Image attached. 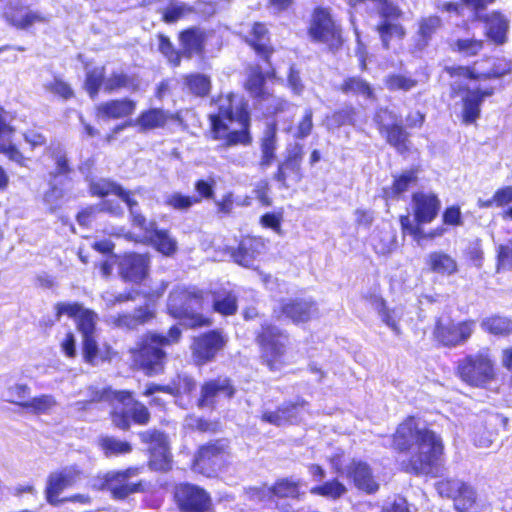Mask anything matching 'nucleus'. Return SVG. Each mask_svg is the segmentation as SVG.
Listing matches in <instances>:
<instances>
[{"label":"nucleus","mask_w":512,"mask_h":512,"mask_svg":"<svg viewBox=\"0 0 512 512\" xmlns=\"http://www.w3.org/2000/svg\"><path fill=\"white\" fill-rule=\"evenodd\" d=\"M180 335L181 331L177 326L170 328L168 337L154 333L148 334L137 348L131 350L133 360L148 374L158 373L162 370L166 357L162 347L177 342Z\"/></svg>","instance_id":"obj_5"},{"label":"nucleus","mask_w":512,"mask_h":512,"mask_svg":"<svg viewBox=\"0 0 512 512\" xmlns=\"http://www.w3.org/2000/svg\"><path fill=\"white\" fill-rule=\"evenodd\" d=\"M268 42V31L265 25L262 23H255L252 29V37L250 39V43L256 52L260 55H263L265 58H267L268 54L270 53Z\"/></svg>","instance_id":"obj_47"},{"label":"nucleus","mask_w":512,"mask_h":512,"mask_svg":"<svg viewBox=\"0 0 512 512\" xmlns=\"http://www.w3.org/2000/svg\"><path fill=\"white\" fill-rule=\"evenodd\" d=\"M203 305V295L195 287L177 286L172 290L168 299L169 313L175 318L188 320V324L192 327L207 324V321L199 314Z\"/></svg>","instance_id":"obj_6"},{"label":"nucleus","mask_w":512,"mask_h":512,"mask_svg":"<svg viewBox=\"0 0 512 512\" xmlns=\"http://www.w3.org/2000/svg\"><path fill=\"white\" fill-rule=\"evenodd\" d=\"M331 463L337 472H341L351 479L359 490L368 494L378 491L379 483L376 481L372 470L367 463L353 460L346 467L345 471H341V461L339 456L332 458Z\"/></svg>","instance_id":"obj_12"},{"label":"nucleus","mask_w":512,"mask_h":512,"mask_svg":"<svg viewBox=\"0 0 512 512\" xmlns=\"http://www.w3.org/2000/svg\"><path fill=\"white\" fill-rule=\"evenodd\" d=\"M346 487L338 480L325 482L323 485L313 487L310 492L314 495L323 496L329 499H338L346 493Z\"/></svg>","instance_id":"obj_51"},{"label":"nucleus","mask_w":512,"mask_h":512,"mask_svg":"<svg viewBox=\"0 0 512 512\" xmlns=\"http://www.w3.org/2000/svg\"><path fill=\"white\" fill-rule=\"evenodd\" d=\"M481 328L493 335L506 336L512 333V321L502 316H492L482 320Z\"/></svg>","instance_id":"obj_45"},{"label":"nucleus","mask_w":512,"mask_h":512,"mask_svg":"<svg viewBox=\"0 0 512 512\" xmlns=\"http://www.w3.org/2000/svg\"><path fill=\"white\" fill-rule=\"evenodd\" d=\"M225 340L221 333L212 331L197 338L194 342V354L202 361L212 359L222 349Z\"/></svg>","instance_id":"obj_26"},{"label":"nucleus","mask_w":512,"mask_h":512,"mask_svg":"<svg viewBox=\"0 0 512 512\" xmlns=\"http://www.w3.org/2000/svg\"><path fill=\"white\" fill-rule=\"evenodd\" d=\"M104 81V68L97 67L87 72L85 87L91 98H95Z\"/></svg>","instance_id":"obj_57"},{"label":"nucleus","mask_w":512,"mask_h":512,"mask_svg":"<svg viewBox=\"0 0 512 512\" xmlns=\"http://www.w3.org/2000/svg\"><path fill=\"white\" fill-rule=\"evenodd\" d=\"M313 112L310 108L305 109L302 120L298 123L294 137L304 139L311 134L313 128Z\"/></svg>","instance_id":"obj_64"},{"label":"nucleus","mask_w":512,"mask_h":512,"mask_svg":"<svg viewBox=\"0 0 512 512\" xmlns=\"http://www.w3.org/2000/svg\"><path fill=\"white\" fill-rule=\"evenodd\" d=\"M395 245L396 236L390 227L379 229L372 237V246L377 254H389L393 251Z\"/></svg>","instance_id":"obj_41"},{"label":"nucleus","mask_w":512,"mask_h":512,"mask_svg":"<svg viewBox=\"0 0 512 512\" xmlns=\"http://www.w3.org/2000/svg\"><path fill=\"white\" fill-rule=\"evenodd\" d=\"M300 166L301 164L293 160L285 159L282 163L278 165V169L274 175V179L285 187L287 186L286 181L290 175H293L295 181H299L301 178Z\"/></svg>","instance_id":"obj_50"},{"label":"nucleus","mask_w":512,"mask_h":512,"mask_svg":"<svg viewBox=\"0 0 512 512\" xmlns=\"http://www.w3.org/2000/svg\"><path fill=\"white\" fill-rule=\"evenodd\" d=\"M385 84L389 90L407 92L416 87L417 80L403 74H391L386 77Z\"/></svg>","instance_id":"obj_54"},{"label":"nucleus","mask_w":512,"mask_h":512,"mask_svg":"<svg viewBox=\"0 0 512 512\" xmlns=\"http://www.w3.org/2000/svg\"><path fill=\"white\" fill-rule=\"evenodd\" d=\"M487 36L495 43L502 44L506 40L508 20L498 12H492L485 18Z\"/></svg>","instance_id":"obj_36"},{"label":"nucleus","mask_w":512,"mask_h":512,"mask_svg":"<svg viewBox=\"0 0 512 512\" xmlns=\"http://www.w3.org/2000/svg\"><path fill=\"white\" fill-rule=\"evenodd\" d=\"M213 308L222 315H233L237 310L235 294L225 290L214 292Z\"/></svg>","instance_id":"obj_42"},{"label":"nucleus","mask_w":512,"mask_h":512,"mask_svg":"<svg viewBox=\"0 0 512 512\" xmlns=\"http://www.w3.org/2000/svg\"><path fill=\"white\" fill-rule=\"evenodd\" d=\"M308 33L314 41L325 43L331 48L341 44L340 28L327 9L314 10Z\"/></svg>","instance_id":"obj_10"},{"label":"nucleus","mask_w":512,"mask_h":512,"mask_svg":"<svg viewBox=\"0 0 512 512\" xmlns=\"http://www.w3.org/2000/svg\"><path fill=\"white\" fill-rule=\"evenodd\" d=\"M87 397L89 399L86 401L74 403L76 409H86L88 404L94 402H108L113 406L112 421L116 427L122 430H127L130 427L131 420L140 425H146L149 422L148 409L143 404L134 401L129 392L114 391L110 388L100 390L90 386L87 389Z\"/></svg>","instance_id":"obj_3"},{"label":"nucleus","mask_w":512,"mask_h":512,"mask_svg":"<svg viewBox=\"0 0 512 512\" xmlns=\"http://www.w3.org/2000/svg\"><path fill=\"white\" fill-rule=\"evenodd\" d=\"M175 499L185 512H205L210 506V497L205 490L191 484H182L176 488Z\"/></svg>","instance_id":"obj_17"},{"label":"nucleus","mask_w":512,"mask_h":512,"mask_svg":"<svg viewBox=\"0 0 512 512\" xmlns=\"http://www.w3.org/2000/svg\"><path fill=\"white\" fill-rule=\"evenodd\" d=\"M121 186L108 179H99L90 184V191L94 196L105 197L108 195H118Z\"/></svg>","instance_id":"obj_56"},{"label":"nucleus","mask_w":512,"mask_h":512,"mask_svg":"<svg viewBox=\"0 0 512 512\" xmlns=\"http://www.w3.org/2000/svg\"><path fill=\"white\" fill-rule=\"evenodd\" d=\"M225 456L226 446L221 441L202 446L195 456L193 470L210 476L222 466Z\"/></svg>","instance_id":"obj_16"},{"label":"nucleus","mask_w":512,"mask_h":512,"mask_svg":"<svg viewBox=\"0 0 512 512\" xmlns=\"http://www.w3.org/2000/svg\"><path fill=\"white\" fill-rule=\"evenodd\" d=\"M512 269V238L497 247V270Z\"/></svg>","instance_id":"obj_61"},{"label":"nucleus","mask_w":512,"mask_h":512,"mask_svg":"<svg viewBox=\"0 0 512 512\" xmlns=\"http://www.w3.org/2000/svg\"><path fill=\"white\" fill-rule=\"evenodd\" d=\"M205 33L200 28H190L180 34V43L183 52L188 57L200 54L204 47Z\"/></svg>","instance_id":"obj_32"},{"label":"nucleus","mask_w":512,"mask_h":512,"mask_svg":"<svg viewBox=\"0 0 512 512\" xmlns=\"http://www.w3.org/2000/svg\"><path fill=\"white\" fill-rule=\"evenodd\" d=\"M427 264L431 271L441 275H452L458 270L456 260L444 252L430 253L427 257Z\"/></svg>","instance_id":"obj_37"},{"label":"nucleus","mask_w":512,"mask_h":512,"mask_svg":"<svg viewBox=\"0 0 512 512\" xmlns=\"http://www.w3.org/2000/svg\"><path fill=\"white\" fill-rule=\"evenodd\" d=\"M153 317V311L146 305L136 309L133 314L113 316L111 317V321L119 328L135 329L137 326L148 322Z\"/></svg>","instance_id":"obj_31"},{"label":"nucleus","mask_w":512,"mask_h":512,"mask_svg":"<svg viewBox=\"0 0 512 512\" xmlns=\"http://www.w3.org/2000/svg\"><path fill=\"white\" fill-rule=\"evenodd\" d=\"M196 388V382L187 374H178L167 385L150 384L146 387L144 395L153 396L157 392H165L174 397L188 395Z\"/></svg>","instance_id":"obj_23"},{"label":"nucleus","mask_w":512,"mask_h":512,"mask_svg":"<svg viewBox=\"0 0 512 512\" xmlns=\"http://www.w3.org/2000/svg\"><path fill=\"white\" fill-rule=\"evenodd\" d=\"M149 259L145 255L128 254L120 262L122 276L129 281L138 282L145 278Z\"/></svg>","instance_id":"obj_25"},{"label":"nucleus","mask_w":512,"mask_h":512,"mask_svg":"<svg viewBox=\"0 0 512 512\" xmlns=\"http://www.w3.org/2000/svg\"><path fill=\"white\" fill-rule=\"evenodd\" d=\"M464 486L465 483L458 479H445L435 484V488L441 497L451 498L454 501Z\"/></svg>","instance_id":"obj_53"},{"label":"nucleus","mask_w":512,"mask_h":512,"mask_svg":"<svg viewBox=\"0 0 512 512\" xmlns=\"http://www.w3.org/2000/svg\"><path fill=\"white\" fill-rule=\"evenodd\" d=\"M7 20L15 27L26 29L35 23L47 22V18L41 13L31 10H19L15 13L6 12Z\"/></svg>","instance_id":"obj_39"},{"label":"nucleus","mask_w":512,"mask_h":512,"mask_svg":"<svg viewBox=\"0 0 512 512\" xmlns=\"http://www.w3.org/2000/svg\"><path fill=\"white\" fill-rule=\"evenodd\" d=\"M458 373L472 386H483L494 378V363L487 349L468 355L458 363Z\"/></svg>","instance_id":"obj_8"},{"label":"nucleus","mask_w":512,"mask_h":512,"mask_svg":"<svg viewBox=\"0 0 512 512\" xmlns=\"http://www.w3.org/2000/svg\"><path fill=\"white\" fill-rule=\"evenodd\" d=\"M454 47L457 51L464 54L465 56L477 55L483 48V42L476 39H458Z\"/></svg>","instance_id":"obj_63"},{"label":"nucleus","mask_w":512,"mask_h":512,"mask_svg":"<svg viewBox=\"0 0 512 512\" xmlns=\"http://www.w3.org/2000/svg\"><path fill=\"white\" fill-rule=\"evenodd\" d=\"M191 11L192 8L185 3L170 4L164 11L163 19L167 23H174Z\"/></svg>","instance_id":"obj_62"},{"label":"nucleus","mask_w":512,"mask_h":512,"mask_svg":"<svg viewBox=\"0 0 512 512\" xmlns=\"http://www.w3.org/2000/svg\"><path fill=\"white\" fill-rule=\"evenodd\" d=\"M452 90L455 93L465 90V95L462 98L463 102V121L466 124L474 123L480 116V107L485 97L491 96L493 91L491 89L480 90L470 89L463 87L460 83L454 82Z\"/></svg>","instance_id":"obj_19"},{"label":"nucleus","mask_w":512,"mask_h":512,"mask_svg":"<svg viewBox=\"0 0 512 512\" xmlns=\"http://www.w3.org/2000/svg\"><path fill=\"white\" fill-rule=\"evenodd\" d=\"M136 109V103L129 99L111 100L97 106L99 118L119 119L131 115Z\"/></svg>","instance_id":"obj_27"},{"label":"nucleus","mask_w":512,"mask_h":512,"mask_svg":"<svg viewBox=\"0 0 512 512\" xmlns=\"http://www.w3.org/2000/svg\"><path fill=\"white\" fill-rule=\"evenodd\" d=\"M201 201L197 196H185L181 193L174 192L166 196L165 203L177 210H187L195 203Z\"/></svg>","instance_id":"obj_58"},{"label":"nucleus","mask_w":512,"mask_h":512,"mask_svg":"<svg viewBox=\"0 0 512 512\" xmlns=\"http://www.w3.org/2000/svg\"><path fill=\"white\" fill-rule=\"evenodd\" d=\"M475 321L466 320L458 323L443 321L436 322L434 336L444 346L455 347L465 343L475 330Z\"/></svg>","instance_id":"obj_11"},{"label":"nucleus","mask_w":512,"mask_h":512,"mask_svg":"<svg viewBox=\"0 0 512 512\" xmlns=\"http://www.w3.org/2000/svg\"><path fill=\"white\" fill-rule=\"evenodd\" d=\"M147 227H149L150 230L144 231L152 233L150 237L151 242L159 252L166 256H170L176 252L177 242L167 233V231L157 230L154 222L147 223Z\"/></svg>","instance_id":"obj_35"},{"label":"nucleus","mask_w":512,"mask_h":512,"mask_svg":"<svg viewBox=\"0 0 512 512\" xmlns=\"http://www.w3.org/2000/svg\"><path fill=\"white\" fill-rule=\"evenodd\" d=\"M415 219L418 224L430 223L438 214L440 201L437 196L426 193L413 195Z\"/></svg>","instance_id":"obj_24"},{"label":"nucleus","mask_w":512,"mask_h":512,"mask_svg":"<svg viewBox=\"0 0 512 512\" xmlns=\"http://www.w3.org/2000/svg\"><path fill=\"white\" fill-rule=\"evenodd\" d=\"M355 110L352 107L343 108L327 118L328 128H338L342 125L354 124Z\"/></svg>","instance_id":"obj_59"},{"label":"nucleus","mask_w":512,"mask_h":512,"mask_svg":"<svg viewBox=\"0 0 512 512\" xmlns=\"http://www.w3.org/2000/svg\"><path fill=\"white\" fill-rule=\"evenodd\" d=\"M393 445L395 449L409 454L406 470L416 475L433 473L444 452L441 437L414 417L407 418L398 426L393 435Z\"/></svg>","instance_id":"obj_1"},{"label":"nucleus","mask_w":512,"mask_h":512,"mask_svg":"<svg viewBox=\"0 0 512 512\" xmlns=\"http://www.w3.org/2000/svg\"><path fill=\"white\" fill-rule=\"evenodd\" d=\"M139 435L143 442L149 444V464L151 468L158 471L169 470L171 467V454L166 435L157 430L144 431Z\"/></svg>","instance_id":"obj_13"},{"label":"nucleus","mask_w":512,"mask_h":512,"mask_svg":"<svg viewBox=\"0 0 512 512\" xmlns=\"http://www.w3.org/2000/svg\"><path fill=\"white\" fill-rule=\"evenodd\" d=\"M52 159L55 164V168L49 173L52 179L55 180L58 176L67 175L70 173L71 168L66 154L62 149L58 148L54 150L52 153Z\"/></svg>","instance_id":"obj_60"},{"label":"nucleus","mask_w":512,"mask_h":512,"mask_svg":"<svg viewBox=\"0 0 512 512\" xmlns=\"http://www.w3.org/2000/svg\"><path fill=\"white\" fill-rule=\"evenodd\" d=\"M99 446L106 457L120 456L132 451V446L129 442L111 436L101 437L99 439Z\"/></svg>","instance_id":"obj_44"},{"label":"nucleus","mask_w":512,"mask_h":512,"mask_svg":"<svg viewBox=\"0 0 512 512\" xmlns=\"http://www.w3.org/2000/svg\"><path fill=\"white\" fill-rule=\"evenodd\" d=\"M58 405L57 400L51 394H41L29 398L25 404V409L34 414H50Z\"/></svg>","instance_id":"obj_43"},{"label":"nucleus","mask_w":512,"mask_h":512,"mask_svg":"<svg viewBox=\"0 0 512 512\" xmlns=\"http://www.w3.org/2000/svg\"><path fill=\"white\" fill-rule=\"evenodd\" d=\"M262 249L263 243L260 239L247 237L240 242L238 249L232 253V257L236 263L249 267Z\"/></svg>","instance_id":"obj_28"},{"label":"nucleus","mask_w":512,"mask_h":512,"mask_svg":"<svg viewBox=\"0 0 512 512\" xmlns=\"http://www.w3.org/2000/svg\"><path fill=\"white\" fill-rule=\"evenodd\" d=\"M300 482L288 478L278 480L273 486L251 488L249 495L252 500L263 503H275V498H297L299 492Z\"/></svg>","instance_id":"obj_15"},{"label":"nucleus","mask_w":512,"mask_h":512,"mask_svg":"<svg viewBox=\"0 0 512 512\" xmlns=\"http://www.w3.org/2000/svg\"><path fill=\"white\" fill-rule=\"evenodd\" d=\"M381 14L384 20L378 25V32L385 48L389 47V41L393 37L402 38L404 36V29L394 20L398 19L401 12L391 3L384 2L381 8Z\"/></svg>","instance_id":"obj_22"},{"label":"nucleus","mask_w":512,"mask_h":512,"mask_svg":"<svg viewBox=\"0 0 512 512\" xmlns=\"http://www.w3.org/2000/svg\"><path fill=\"white\" fill-rule=\"evenodd\" d=\"M261 159L259 166L265 170L271 166L275 160V151L277 149V135L275 124H270L264 131L263 138L261 139Z\"/></svg>","instance_id":"obj_30"},{"label":"nucleus","mask_w":512,"mask_h":512,"mask_svg":"<svg viewBox=\"0 0 512 512\" xmlns=\"http://www.w3.org/2000/svg\"><path fill=\"white\" fill-rule=\"evenodd\" d=\"M13 129L6 123V119L0 115V153L6 155L10 160L16 163L23 161L21 152L17 149L11 140Z\"/></svg>","instance_id":"obj_33"},{"label":"nucleus","mask_w":512,"mask_h":512,"mask_svg":"<svg viewBox=\"0 0 512 512\" xmlns=\"http://www.w3.org/2000/svg\"><path fill=\"white\" fill-rule=\"evenodd\" d=\"M209 113L211 138L222 142L223 147L249 145L250 115L247 104L239 95H221L211 103Z\"/></svg>","instance_id":"obj_2"},{"label":"nucleus","mask_w":512,"mask_h":512,"mask_svg":"<svg viewBox=\"0 0 512 512\" xmlns=\"http://www.w3.org/2000/svg\"><path fill=\"white\" fill-rule=\"evenodd\" d=\"M341 90L346 94L359 95L366 99L373 97V90L370 85L358 77L345 80L341 86Z\"/></svg>","instance_id":"obj_49"},{"label":"nucleus","mask_w":512,"mask_h":512,"mask_svg":"<svg viewBox=\"0 0 512 512\" xmlns=\"http://www.w3.org/2000/svg\"><path fill=\"white\" fill-rule=\"evenodd\" d=\"M57 317L66 314L76 319L77 326L83 337V356L91 364L111 358L110 347H99L96 341V323L98 316L91 310L85 309L78 303H58Z\"/></svg>","instance_id":"obj_4"},{"label":"nucleus","mask_w":512,"mask_h":512,"mask_svg":"<svg viewBox=\"0 0 512 512\" xmlns=\"http://www.w3.org/2000/svg\"><path fill=\"white\" fill-rule=\"evenodd\" d=\"M139 473L140 468L138 467H130L120 471H109L102 477H99L94 486L98 489L109 490L115 499H124L130 494L143 490L141 481H131Z\"/></svg>","instance_id":"obj_9"},{"label":"nucleus","mask_w":512,"mask_h":512,"mask_svg":"<svg viewBox=\"0 0 512 512\" xmlns=\"http://www.w3.org/2000/svg\"><path fill=\"white\" fill-rule=\"evenodd\" d=\"M234 394L235 389L228 378L210 380L201 387L198 406L200 408L213 407L221 399H230Z\"/></svg>","instance_id":"obj_21"},{"label":"nucleus","mask_w":512,"mask_h":512,"mask_svg":"<svg viewBox=\"0 0 512 512\" xmlns=\"http://www.w3.org/2000/svg\"><path fill=\"white\" fill-rule=\"evenodd\" d=\"M169 114L162 109H149L142 112L135 120H130V124L139 127L140 132L162 128L166 124Z\"/></svg>","instance_id":"obj_29"},{"label":"nucleus","mask_w":512,"mask_h":512,"mask_svg":"<svg viewBox=\"0 0 512 512\" xmlns=\"http://www.w3.org/2000/svg\"><path fill=\"white\" fill-rule=\"evenodd\" d=\"M31 389L25 383H14L9 385L5 391L6 401L21 406L25 409V404L29 401Z\"/></svg>","instance_id":"obj_48"},{"label":"nucleus","mask_w":512,"mask_h":512,"mask_svg":"<svg viewBox=\"0 0 512 512\" xmlns=\"http://www.w3.org/2000/svg\"><path fill=\"white\" fill-rule=\"evenodd\" d=\"M381 134L385 136L387 142L399 153H404L409 150L408 133L405 131L400 121Z\"/></svg>","instance_id":"obj_40"},{"label":"nucleus","mask_w":512,"mask_h":512,"mask_svg":"<svg viewBox=\"0 0 512 512\" xmlns=\"http://www.w3.org/2000/svg\"><path fill=\"white\" fill-rule=\"evenodd\" d=\"M80 470L76 466L65 467L49 475L46 486V499L52 505L64 502L60 493L72 486L79 478Z\"/></svg>","instance_id":"obj_18"},{"label":"nucleus","mask_w":512,"mask_h":512,"mask_svg":"<svg viewBox=\"0 0 512 512\" xmlns=\"http://www.w3.org/2000/svg\"><path fill=\"white\" fill-rule=\"evenodd\" d=\"M135 191L125 190L122 186L117 195L128 207L132 224L141 230H150L146 218L140 213L138 202L134 199Z\"/></svg>","instance_id":"obj_38"},{"label":"nucleus","mask_w":512,"mask_h":512,"mask_svg":"<svg viewBox=\"0 0 512 512\" xmlns=\"http://www.w3.org/2000/svg\"><path fill=\"white\" fill-rule=\"evenodd\" d=\"M300 403L283 404L277 411H265L262 414V421L275 426H282L292 423L296 419L297 409Z\"/></svg>","instance_id":"obj_34"},{"label":"nucleus","mask_w":512,"mask_h":512,"mask_svg":"<svg viewBox=\"0 0 512 512\" xmlns=\"http://www.w3.org/2000/svg\"><path fill=\"white\" fill-rule=\"evenodd\" d=\"M264 84L265 76L261 69L259 67L252 68L246 82L247 90L253 97L258 98L265 103L264 107L269 114L284 111L289 106V103L266 92Z\"/></svg>","instance_id":"obj_14"},{"label":"nucleus","mask_w":512,"mask_h":512,"mask_svg":"<svg viewBox=\"0 0 512 512\" xmlns=\"http://www.w3.org/2000/svg\"><path fill=\"white\" fill-rule=\"evenodd\" d=\"M316 303L310 299H295L281 303L274 309L277 318L285 316L294 323L306 322L317 314Z\"/></svg>","instance_id":"obj_20"},{"label":"nucleus","mask_w":512,"mask_h":512,"mask_svg":"<svg viewBox=\"0 0 512 512\" xmlns=\"http://www.w3.org/2000/svg\"><path fill=\"white\" fill-rule=\"evenodd\" d=\"M416 182L414 172L408 171L403 173L400 177L395 178L392 186L384 188L383 193L386 199H394L399 197L402 193L407 191L411 184Z\"/></svg>","instance_id":"obj_46"},{"label":"nucleus","mask_w":512,"mask_h":512,"mask_svg":"<svg viewBox=\"0 0 512 512\" xmlns=\"http://www.w3.org/2000/svg\"><path fill=\"white\" fill-rule=\"evenodd\" d=\"M186 85L189 90L197 95L204 96L210 90V79L202 74H192L186 77Z\"/></svg>","instance_id":"obj_55"},{"label":"nucleus","mask_w":512,"mask_h":512,"mask_svg":"<svg viewBox=\"0 0 512 512\" xmlns=\"http://www.w3.org/2000/svg\"><path fill=\"white\" fill-rule=\"evenodd\" d=\"M475 500L476 496L474 490L465 484L464 488L454 501L455 508L458 512H478Z\"/></svg>","instance_id":"obj_52"},{"label":"nucleus","mask_w":512,"mask_h":512,"mask_svg":"<svg viewBox=\"0 0 512 512\" xmlns=\"http://www.w3.org/2000/svg\"><path fill=\"white\" fill-rule=\"evenodd\" d=\"M257 340L263 362L271 371L280 370L287 363L288 335L276 326L263 324Z\"/></svg>","instance_id":"obj_7"}]
</instances>
